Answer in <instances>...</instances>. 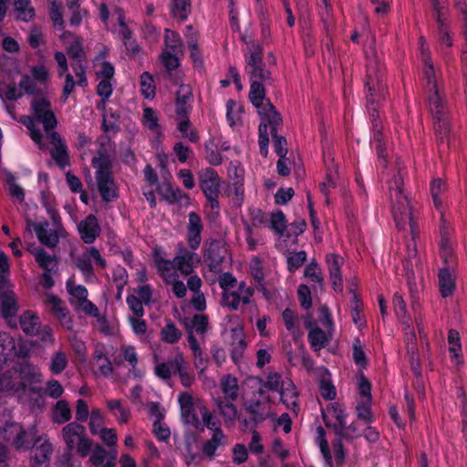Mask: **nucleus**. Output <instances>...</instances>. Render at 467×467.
I'll list each match as a JSON object with an SVG mask.
<instances>
[{
	"mask_svg": "<svg viewBox=\"0 0 467 467\" xmlns=\"http://www.w3.org/2000/svg\"><path fill=\"white\" fill-rule=\"evenodd\" d=\"M66 288L69 296V303L77 312L84 314H94L97 306L88 299V292L82 285H78L73 279H68Z\"/></svg>",
	"mask_w": 467,
	"mask_h": 467,
	"instance_id": "nucleus-13",
	"label": "nucleus"
},
{
	"mask_svg": "<svg viewBox=\"0 0 467 467\" xmlns=\"http://www.w3.org/2000/svg\"><path fill=\"white\" fill-rule=\"evenodd\" d=\"M251 87L249 98L253 105L257 109L261 118L267 119L270 123L280 122L281 117L275 107L265 99V84L271 82V74L262 78H250Z\"/></svg>",
	"mask_w": 467,
	"mask_h": 467,
	"instance_id": "nucleus-8",
	"label": "nucleus"
},
{
	"mask_svg": "<svg viewBox=\"0 0 467 467\" xmlns=\"http://www.w3.org/2000/svg\"><path fill=\"white\" fill-rule=\"evenodd\" d=\"M6 182L8 184L10 195L13 198L16 199L20 202H24V200H25L24 189L16 183V178L13 174L8 173L6 175Z\"/></svg>",
	"mask_w": 467,
	"mask_h": 467,
	"instance_id": "nucleus-62",
	"label": "nucleus"
},
{
	"mask_svg": "<svg viewBox=\"0 0 467 467\" xmlns=\"http://www.w3.org/2000/svg\"><path fill=\"white\" fill-rule=\"evenodd\" d=\"M182 45V43L179 34L170 29L165 30V50L181 52Z\"/></svg>",
	"mask_w": 467,
	"mask_h": 467,
	"instance_id": "nucleus-57",
	"label": "nucleus"
},
{
	"mask_svg": "<svg viewBox=\"0 0 467 467\" xmlns=\"http://www.w3.org/2000/svg\"><path fill=\"white\" fill-rule=\"evenodd\" d=\"M33 116H26L21 119L22 123L29 130L31 139L42 149L43 134L36 128L35 121L42 123L47 135L57 126V119L51 109L50 102L45 98H36L31 104Z\"/></svg>",
	"mask_w": 467,
	"mask_h": 467,
	"instance_id": "nucleus-6",
	"label": "nucleus"
},
{
	"mask_svg": "<svg viewBox=\"0 0 467 467\" xmlns=\"http://www.w3.org/2000/svg\"><path fill=\"white\" fill-rule=\"evenodd\" d=\"M92 165L96 170V182L103 201L111 202L115 200L118 197L117 188L110 172L111 163L109 157L102 152H99L92 159Z\"/></svg>",
	"mask_w": 467,
	"mask_h": 467,
	"instance_id": "nucleus-9",
	"label": "nucleus"
},
{
	"mask_svg": "<svg viewBox=\"0 0 467 467\" xmlns=\"http://www.w3.org/2000/svg\"><path fill=\"white\" fill-rule=\"evenodd\" d=\"M142 317H129L128 320L133 333L140 341H146L147 324Z\"/></svg>",
	"mask_w": 467,
	"mask_h": 467,
	"instance_id": "nucleus-54",
	"label": "nucleus"
},
{
	"mask_svg": "<svg viewBox=\"0 0 467 467\" xmlns=\"http://www.w3.org/2000/svg\"><path fill=\"white\" fill-rule=\"evenodd\" d=\"M305 327L308 329V341L310 347L318 351L324 348L329 342L332 332L321 329L313 320L310 316L305 317Z\"/></svg>",
	"mask_w": 467,
	"mask_h": 467,
	"instance_id": "nucleus-17",
	"label": "nucleus"
},
{
	"mask_svg": "<svg viewBox=\"0 0 467 467\" xmlns=\"http://www.w3.org/2000/svg\"><path fill=\"white\" fill-rule=\"evenodd\" d=\"M171 10L178 20H185L191 12L190 0H171Z\"/></svg>",
	"mask_w": 467,
	"mask_h": 467,
	"instance_id": "nucleus-51",
	"label": "nucleus"
},
{
	"mask_svg": "<svg viewBox=\"0 0 467 467\" xmlns=\"http://www.w3.org/2000/svg\"><path fill=\"white\" fill-rule=\"evenodd\" d=\"M203 230V223L201 217L194 212L188 214V224L186 240L189 247L192 250L199 248L202 243V232Z\"/></svg>",
	"mask_w": 467,
	"mask_h": 467,
	"instance_id": "nucleus-20",
	"label": "nucleus"
},
{
	"mask_svg": "<svg viewBox=\"0 0 467 467\" xmlns=\"http://www.w3.org/2000/svg\"><path fill=\"white\" fill-rule=\"evenodd\" d=\"M421 60L424 64V76L427 80V101L429 110L433 118L434 130L438 141L447 144L450 142V123L448 117L447 102L444 99L442 91L440 89L436 78L433 65L431 62L430 51L425 43V39H419Z\"/></svg>",
	"mask_w": 467,
	"mask_h": 467,
	"instance_id": "nucleus-1",
	"label": "nucleus"
},
{
	"mask_svg": "<svg viewBox=\"0 0 467 467\" xmlns=\"http://www.w3.org/2000/svg\"><path fill=\"white\" fill-rule=\"evenodd\" d=\"M284 324L288 332L294 337L300 335L299 318L290 308L284 310L282 314Z\"/></svg>",
	"mask_w": 467,
	"mask_h": 467,
	"instance_id": "nucleus-48",
	"label": "nucleus"
},
{
	"mask_svg": "<svg viewBox=\"0 0 467 467\" xmlns=\"http://www.w3.org/2000/svg\"><path fill=\"white\" fill-rule=\"evenodd\" d=\"M177 269L182 275H190L193 268H195L200 263V257L194 252L188 251L184 247H182L173 258Z\"/></svg>",
	"mask_w": 467,
	"mask_h": 467,
	"instance_id": "nucleus-22",
	"label": "nucleus"
},
{
	"mask_svg": "<svg viewBox=\"0 0 467 467\" xmlns=\"http://www.w3.org/2000/svg\"><path fill=\"white\" fill-rule=\"evenodd\" d=\"M367 79L365 87L367 89V108L371 118L374 140L378 142L377 149L379 154V160L382 165L385 164V158L382 153L380 125L378 121L379 114L378 112V99L385 97V67L380 57L374 50L370 53L367 52Z\"/></svg>",
	"mask_w": 467,
	"mask_h": 467,
	"instance_id": "nucleus-2",
	"label": "nucleus"
},
{
	"mask_svg": "<svg viewBox=\"0 0 467 467\" xmlns=\"http://www.w3.org/2000/svg\"><path fill=\"white\" fill-rule=\"evenodd\" d=\"M284 379L282 375L277 372H270L263 384V386L270 391L279 392L283 388Z\"/></svg>",
	"mask_w": 467,
	"mask_h": 467,
	"instance_id": "nucleus-58",
	"label": "nucleus"
},
{
	"mask_svg": "<svg viewBox=\"0 0 467 467\" xmlns=\"http://www.w3.org/2000/svg\"><path fill=\"white\" fill-rule=\"evenodd\" d=\"M226 443V436L223 434V431H217L216 432L212 434L211 439L207 440L202 445V452L212 458L217 449Z\"/></svg>",
	"mask_w": 467,
	"mask_h": 467,
	"instance_id": "nucleus-42",
	"label": "nucleus"
},
{
	"mask_svg": "<svg viewBox=\"0 0 467 467\" xmlns=\"http://www.w3.org/2000/svg\"><path fill=\"white\" fill-rule=\"evenodd\" d=\"M284 405L293 412L298 410V392L294 382L289 378H285L283 388L278 392Z\"/></svg>",
	"mask_w": 467,
	"mask_h": 467,
	"instance_id": "nucleus-25",
	"label": "nucleus"
},
{
	"mask_svg": "<svg viewBox=\"0 0 467 467\" xmlns=\"http://www.w3.org/2000/svg\"><path fill=\"white\" fill-rule=\"evenodd\" d=\"M71 417L72 414L68 403L63 400H58L53 409V421L58 424H62L69 421Z\"/></svg>",
	"mask_w": 467,
	"mask_h": 467,
	"instance_id": "nucleus-46",
	"label": "nucleus"
},
{
	"mask_svg": "<svg viewBox=\"0 0 467 467\" xmlns=\"http://www.w3.org/2000/svg\"><path fill=\"white\" fill-rule=\"evenodd\" d=\"M54 58L57 64V75L58 77L65 78V84L63 87V97L66 100L68 96L72 93L75 88V80L73 76L68 73V65L66 55L63 52L57 51L54 54Z\"/></svg>",
	"mask_w": 467,
	"mask_h": 467,
	"instance_id": "nucleus-21",
	"label": "nucleus"
},
{
	"mask_svg": "<svg viewBox=\"0 0 467 467\" xmlns=\"http://www.w3.org/2000/svg\"><path fill=\"white\" fill-rule=\"evenodd\" d=\"M389 192L392 216L397 228L404 230L407 225L410 226L412 242L407 244L408 254L410 257H415L417 251L414 240L419 232L415 224L410 202L403 191V179L400 172L389 182Z\"/></svg>",
	"mask_w": 467,
	"mask_h": 467,
	"instance_id": "nucleus-4",
	"label": "nucleus"
},
{
	"mask_svg": "<svg viewBox=\"0 0 467 467\" xmlns=\"http://www.w3.org/2000/svg\"><path fill=\"white\" fill-rule=\"evenodd\" d=\"M322 416L327 427L333 428L340 436H348V431L352 426H348V413L341 404L337 402L329 404L322 410Z\"/></svg>",
	"mask_w": 467,
	"mask_h": 467,
	"instance_id": "nucleus-12",
	"label": "nucleus"
},
{
	"mask_svg": "<svg viewBox=\"0 0 467 467\" xmlns=\"http://www.w3.org/2000/svg\"><path fill=\"white\" fill-rule=\"evenodd\" d=\"M243 109L234 99H229L226 102V118L229 125L235 128L241 124Z\"/></svg>",
	"mask_w": 467,
	"mask_h": 467,
	"instance_id": "nucleus-43",
	"label": "nucleus"
},
{
	"mask_svg": "<svg viewBox=\"0 0 467 467\" xmlns=\"http://www.w3.org/2000/svg\"><path fill=\"white\" fill-rule=\"evenodd\" d=\"M181 337V331L172 323L166 324L161 331V340L169 344L176 343Z\"/></svg>",
	"mask_w": 467,
	"mask_h": 467,
	"instance_id": "nucleus-55",
	"label": "nucleus"
},
{
	"mask_svg": "<svg viewBox=\"0 0 467 467\" xmlns=\"http://www.w3.org/2000/svg\"><path fill=\"white\" fill-rule=\"evenodd\" d=\"M13 376L20 385V391L25 390L26 388L30 387L33 383L41 382L43 379L40 368L28 362L21 364L18 373L14 372Z\"/></svg>",
	"mask_w": 467,
	"mask_h": 467,
	"instance_id": "nucleus-18",
	"label": "nucleus"
},
{
	"mask_svg": "<svg viewBox=\"0 0 467 467\" xmlns=\"http://www.w3.org/2000/svg\"><path fill=\"white\" fill-rule=\"evenodd\" d=\"M27 228L29 231L34 230L36 232L38 240L43 244L54 247L58 243L59 238L57 232L49 229L47 223H27Z\"/></svg>",
	"mask_w": 467,
	"mask_h": 467,
	"instance_id": "nucleus-27",
	"label": "nucleus"
},
{
	"mask_svg": "<svg viewBox=\"0 0 467 467\" xmlns=\"http://www.w3.org/2000/svg\"><path fill=\"white\" fill-rule=\"evenodd\" d=\"M141 93L146 99H153L155 96V85L153 78L148 72L140 76Z\"/></svg>",
	"mask_w": 467,
	"mask_h": 467,
	"instance_id": "nucleus-56",
	"label": "nucleus"
},
{
	"mask_svg": "<svg viewBox=\"0 0 467 467\" xmlns=\"http://www.w3.org/2000/svg\"><path fill=\"white\" fill-rule=\"evenodd\" d=\"M430 190L435 208L439 211H441L444 202V194L447 191V185L445 182L440 178L432 180L431 182Z\"/></svg>",
	"mask_w": 467,
	"mask_h": 467,
	"instance_id": "nucleus-38",
	"label": "nucleus"
},
{
	"mask_svg": "<svg viewBox=\"0 0 467 467\" xmlns=\"http://www.w3.org/2000/svg\"><path fill=\"white\" fill-rule=\"evenodd\" d=\"M67 364L68 356L67 352L58 349L51 355L48 368L52 374L59 375L66 369Z\"/></svg>",
	"mask_w": 467,
	"mask_h": 467,
	"instance_id": "nucleus-39",
	"label": "nucleus"
},
{
	"mask_svg": "<svg viewBox=\"0 0 467 467\" xmlns=\"http://www.w3.org/2000/svg\"><path fill=\"white\" fill-rule=\"evenodd\" d=\"M440 212H441L440 253H441V256L443 258L444 264H449V262L452 261V259H453L452 243L450 239V225L446 222L442 211H440Z\"/></svg>",
	"mask_w": 467,
	"mask_h": 467,
	"instance_id": "nucleus-24",
	"label": "nucleus"
},
{
	"mask_svg": "<svg viewBox=\"0 0 467 467\" xmlns=\"http://www.w3.org/2000/svg\"><path fill=\"white\" fill-rule=\"evenodd\" d=\"M142 123L154 135L159 136L161 134L158 115L152 109L145 108L143 109Z\"/></svg>",
	"mask_w": 467,
	"mask_h": 467,
	"instance_id": "nucleus-47",
	"label": "nucleus"
},
{
	"mask_svg": "<svg viewBox=\"0 0 467 467\" xmlns=\"http://www.w3.org/2000/svg\"><path fill=\"white\" fill-rule=\"evenodd\" d=\"M62 438L68 451H76L79 456L88 455L92 441L87 437L85 427L73 421L63 427Z\"/></svg>",
	"mask_w": 467,
	"mask_h": 467,
	"instance_id": "nucleus-10",
	"label": "nucleus"
},
{
	"mask_svg": "<svg viewBox=\"0 0 467 467\" xmlns=\"http://www.w3.org/2000/svg\"><path fill=\"white\" fill-rule=\"evenodd\" d=\"M330 279L335 290H341L342 277L340 268L343 264V258L335 254L327 255L326 258Z\"/></svg>",
	"mask_w": 467,
	"mask_h": 467,
	"instance_id": "nucleus-32",
	"label": "nucleus"
},
{
	"mask_svg": "<svg viewBox=\"0 0 467 467\" xmlns=\"http://www.w3.org/2000/svg\"><path fill=\"white\" fill-rule=\"evenodd\" d=\"M20 392V385L9 372L0 375V398L12 396Z\"/></svg>",
	"mask_w": 467,
	"mask_h": 467,
	"instance_id": "nucleus-40",
	"label": "nucleus"
},
{
	"mask_svg": "<svg viewBox=\"0 0 467 467\" xmlns=\"http://www.w3.org/2000/svg\"><path fill=\"white\" fill-rule=\"evenodd\" d=\"M72 71L77 78L75 81V86L78 85L82 88L88 86V78H87V60H74L71 63Z\"/></svg>",
	"mask_w": 467,
	"mask_h": 467,
	"instance_id": "nucleus-49",
	"label": "nucleus"
},
{
	"mask_svg": "<svg viewBox=\"0 0 467 467\" xmlns=\"http://www.w3.org/2000/svg\"><path fill=\"white\" fill-rule=\"evenodd\" d=\"M16 353V342L6 332H0V367Z\"/></svg>",
	"mask_w": 467,
	"mask_h": 467,
	"instance_id": "nucleus-36",
	"label": "nucleus"
},
{
	"mask_svg": "<svg viewBox=\"0 0 467 467\" xmlns=\"http://www.w3.org/2000/svg\"><path fill=\"white\" fill-rule=\"evenodd\" d=\"M35 256L36 263L45 272H56L57 269V261L55 256L47 254L42 248H33L29 250Z\"/></svg>",
	"mask_w": 467,
	"mask_h": 467,
	"instance_id": "nucleus-35",
	"label": "nucleus"
},
{
	"mask_svg": "<svg viewBox=\"0 0 467 467\" xmlns=\"http://www.w3.org/2000/svg\"><path fill=\"white\" fill-rule=\"evenodd\" d=\"M9 275L8 258L0 250V314L10 327H16L18 307Z\"/></svg>",
	"mask_w": 467,
	"mask_h": 467,
	"instance_id": "nucleus-7",
	"label": "nucleus"
},
{
	"mask_svg": "<svg viewBox=\"0 0 467 467\" xmlns=\"http://www.w3.org/2000/svg\"><path fill=\"white\" fill-rule=\"evenodd\" d=\"M88 454L89 462L94 467L104 464L108 459H110V450L106 451L100 444H92Z\"/></svg>",
	"mask_w": 467,
	"mask_h": 467,
	"instance_id": "nucleus-50",
	"label": "nucleus"
},
{
	"mask_svg": "<svg viewBox=\"0 0 467 467\" xmlns=\"http://www.w3.org/2000/svg\"><path fill=\"white\" fill-rule=\"evenodd\" d=\"M92 260L100 268H105L107 265L105 259L97 248H87L76 260L77 267L81 271L86 279L93 275Z\"/></svg>",
	"mask_w": 467,
	"mask_h": 467,
	"instance_id": "nucleus-16",
	"label": "nucleus"
},
{
	"mask_svg": "<svg viewBox=\"0 0 467 467\" xmlns=\"http://www.w3.org/2000/svg\"><path fill=\"white\" fill-rule=\"evenodd\" d=\"M104 419V415L100 410L93 409L91 410L88 426L92 434L96 435L99 430L103 429Z\"/></svg>",
	"mask_w": 467,
	"mask_h": 467,
	"instance_id": "nucleus-61",
	"label": "nucleus"
},
{
	"mask_svg": "<svg viewBox=\"0 0 467 467\" xmlns=\"http://www.w3.org/2000/svg\"><path fill=\"white\" fill-rule=\"evenodd\" d=\"M19 323L22 330L27 335H36L39 330V317L31 311L25 312L20 317Z\"/></svg>",
	"mask_w": 467,
	"mask_h": 467,
	"instance_id": "nucleus-41",
	"label": "nucleus"
},
{
	"mask_svg": "<svg viewBox=\"0 0 467 467\" xmlns=\"http://www.w3.org/2000/svg\"><path fill=\"white\" fill-rule=\"evenodd\" d=\"M47 137L53 146L50 150V152L55 161L61 168L68 165L69 161L67 149L66 146L62 143L58 133L52 131L47 135Z\"/></svg>",
	"mask_w": 467,
	"mask_h": 467,
	"instance_id": "nucleus-28",
	"label": "nucleus"
},
{
	"mask_svg": "<svg viewBox=\"0 0 467 467\" xmlns=\"http://www.w3.org/2000/svg\"><path fill=\"white\" fill-rule=\"evenodd\" d=\"M152 431L156 438L160 441H168L171 437V431L169 427L162 422L160 419H157L152 426Z\"/></svg>",
	"mask_w": 467,
	"mask_h": 467,
	"instance_id": "nucleus-64",
	"label": "nucleus"
},
{
	"mask_svg": "<svg viewBox=\"0 0 467 467\" xmlns=\"http://www.w3.org/2000/svg\"><path fill=\"white\" fill-rule=\"evenodd\" d=\"M254 295V287L247 285L244 281H241L234 290L222 294L221 304L232 310H238L241 306L249 305Z\"/></svg>",
	"mask_w": 467,
	"mask_h": 467,
	"instance_id": "nucleus-14",
	"label": "nucleus"
},
{
	"mask_svg": "<svg viewBox=\"0 0 467 467\" xmlns=\"http://www.w3.org/2000/svg\"><path fill=\"white\" fill-rule=\"evenodd\" d=\"M317 375L319 379V392L322 398L327 400H332L336 398L337 391L336 388L331 380V375L329 371L320 367L316 369Z\"/></svg>",
	"mask_w": 467,
	"mask_h": 467,
	"instance_id": "nucleus-29",
	"label": "nucleus"
},
{
	"mask_svg": "<svg viewBox=\"0 0 467 467\" xmlns=\"http://www.w3.org/2000/svg\"><path fill=\"white\" fill-rule=\"evenodd\" d=\"M178 401L181 408V416L185 424L198 428L201 424L199 414L203 425L213 433L222 431L220 420L209 410L202 400H194L189 392H182L179 395Z\"/></svg>",
	"mask_w": 467,
	"mask_h": 467,
	"instance_id": "nucleus-5",
	"label": "nucleus"
},
{
	"mask_svg": "<svg viewBox=\"0 0 467 467\" xmlns=\"http://www.w3.org/2000/svg\"><path fill=\"white\" fill-rule=\"evenodd\" d=\"M192 91L188 86H181L177 92L176 114L178 117L188 116L192 109Z\"/></svg>",
	"mask_w": 467,
	"mask_h": 467,
	"instance_id": "nucleus-34",
	"label": "nucleus"
},
{
	"mask_svg": "<svg viewBox=\"0 0 467 467\" xmlns=\"http://www.w3.org/2000/svg\"><path fill=\"white\" fill-rule=\"evenodd\" d=\"M106 406L109 410L117 418L118 421L121 424L127 423L130 413V410L123 407L119 400H108Z\"/></svg>",
	"mask_w": 467,
	"mask_h": 467,
	"instance_id": "nucleus-45",
	"label": "nucleus"
},
{
	"mask_svg": "<svg viewBox=\"0 0 467 467\" xmlns=\"http://www.w3.org/2000/svg\"><path fill=\"white\" fill-rule=\"evenodd\" d=\"M37 430L35 425L25 430L19 423L9 422L0 429V437L9 442L16 450L32 451V460L35 464L47 462L53 452V446L46 436L36 438Z\"/></svg>",
	"mask_w": 467,
	"mask_h": 467,
	"instance_id": "nucleus-3",
	"label": "nucleus"
},
{
	"mask_svg": "<svg viewBox=\"0 0 467 467\" xmlns=\"http://www.w3.org/2000/svg\"><path fill=\"white\" fill-rule=\"evenodd\" d=\"M14 13L17 20L31 21L35 17V9L30 0H15Z\"/></svg>",
	"mask_w": 467,
	"mask_h": 467,
	"instance_id": "nucleus-37",
	"label": "nucleus"
},
{
	"mask_svg": "<svg viewBox=\"0 0 467 467\" xmlns=\"http://www.w3.org/2000/svg\"><path fill=\"white\" fill-rule=\"evenodd\" d=\"M232 350L231 357L235 364H239L243 358L244 349L246 348V342L244 337L243 327L237 325L232 328Z\"/></svg>",
	"mask_w": 467,
	"mask_h": 467,
	"instance_id": "nucleus-30",
	"label": "nucleus"
},
{
	"mask_svg": "<svg viewBox=\"0 0 467 467\" xmlns=\"http://www.w3.org/2000/svg\"><path fill=\"white\" fill-rule=\"evenodd\" d=\"M96 75L99 79H112L115 74V68L112 64L108 61H99L97 58L95 62Z\"/></svg>",
	"mask_w": 467,
	"mask_h": 467,
	"instance_id": "nucleus-53",
	"label": "nucleus"
},
{
	"mask_svg": "<svg viewBox=\"0 0 467 467\" xmlns=\"http://www.w3.org/2000/svg\"><path fill=\"white\" fill-rule=\"evenodd\" d=\"M215 405L220 414L223 417L225 422L234 421L236 419L237 409L234 404V401L218 398L215 400Z\"/></svg>",
	"mask_w": 467,
	"mask_h": 467,
	"instance_id": "nucleus-44",
	"label": "nucleus"
},
{
	"mask_svg": "<svg viewBox=\"0 0 467 467\" xmlns=\"http://www.w3.org/2000/svg\"><path fill=\"white\" fill-rule=\"evenodd\" d=\"M452 263L453 260L450 261L449 264H446L448 266L441 268L439 273V286L442 297L451 296L455 290V278L450 270Z\"/></svg>",
	"mask_w": 467,
	"mask_h": 467,
	"instance_id": "nucleus-33",
	"label": "nucleus"
},
{
	"mask_svg": "<svg viewBox=\"0 0 467 467\" xmlns=\"http://www.w3.org/2000/svg\"><path fill=\"white\" fill-rule=\"evenodd\" d=\"M305 276L308 278L309 281L322 286L323 285V275L320 267L316 263H310L305 268Z\"/></svg>",
	"mask_w": 467,
	"mask_h": 467,
	"instance_id": "nucleus-59",
	"label": "nucleus"
},
{
	"mask_svg": "<svg viewBox=\"0 0 467 467\" xmlns=\"http://www.w3.org/2000/svg\"><path fill=\"white\" fill-rule=\"evenodd\" d=\"M79 235L84 243L91 244L100 234V226L97 218L89 214L78 226Z\"/></svg>",
	"mask_w": 467,
	"mask_h": 467,
	"instance_id": "nucleus-23",
	"label": "nucleus"
},
{
	"mask_svg": "<svg viewBox=\"0 0 467 467\" xmlns=\"http://www.w3.org/2000/svg\"><path fill=\"white\" fill-rule=\"evenodd\" d=\"M352 358H353L355 364L360 369H363L367 367V364H368L367 357L364 352L361 341L358 338H355V340L353 341Z\"/></svg>",
	"mask_w": 467,
	"mask_h": 467,
	"instance_id": "nucleus-52",
	"label": "nucleus"
},
{
	"mask_svg": "<svg viewBox=\"0 0 467 467\" xmlns=\"http://www.w3.org/2000/svg\"><path fill=\"white\" fill-rule=\"evenodd\" d=\"M59 39L62 42V45L66 47L72 61L86 59L82 38L71 32L63 31L59 35Z\"/></svg>",
	"mask_w": 467,
	"mask_h": 467,
	"instance_id": "nucleus-19",
	"label": "nucleus"
},
{
	"mask_svg": "<svg viewBox=\"0 0 467 467\" xmlns=\"http://www.w3.org/2000/svg\"><path fill=\"white\" fill-rule=\"evenodd\" d=\"M96 435L99 436L100 440L105 443V445L109 447V450L116 449L118 436L114 429L103 428L102 430H99Z\"/></svg>",
	"mask_w": 467,
	"mask_h": 467,
	"instance_id": "nucleus-60",
	"label": "nucleus"
},
{
	"mask_svg": "<svg viewBox=\"0 0 467 467\" xmlns=\"http://www.w3.org/2000/svg\"><path fill=\"white\" fill-rule=\"evenodd\" d=\"M154 265L157 273L161 275L165 283L173 282L179 278L176 264L174 260H168L159 254L154 255Z\"/></svg>",
	"mask_w": 467,
	"mask_h": 467,
	"instance_id": "nucleus-26",
	"label": "nucleus"
},
{
	"mask_svg": "<svg viewBox=\"0 0 467 467\" xmlns=\"http://www.w3.org/2000/svg\"><path fill=\"white\" fill-rule=\"evenodd\" d=\"M201 189L205 195L211 208L219 211L218 196L221 189V179L217 172L211 169H202L199 172Z\"/></svg>",
	"mask_w": 467,
	"mask_h": 467,
	"instance_id": "nucleus-11",
	"label": "nucleus"
},
{
	"mask_svg": "<svg viewBox=\"0 0 467 467\" xmlns=\"http://www.w3.org/2000/svg\"><path fill=\"white\" fill-rule=\"evenodd\" d=\"M262 54L263 48L260 45L251 44L248 46V52L245 54V70L250 78H262L271 74L269 70L265 68Z\"/></svg>",
	"mask_w": 467,
	"mask_h": 467,
	"instance_id": "nucleus-15",
	"label": "nucleus"
},
{
	"mask_svg": "<svg viewBox=\"0 0 467 467\" xmlns=\"http://www.w3.org/2000/svg\"><path fill=\"white\" fill-rule=\"evenodd\" d=\"M370 406L371 400H359L356 407L358 419L363 420L367 423L372 421Z\"/></svg>",
	"mask_w": 467,
	"mask_h": 467,
	"instance_id": "nucleus-63",
	"label": "nucleus"
},
{
	"mask_svg": "<svg viewBox=\"0 0 467 467\" xmlns=\"http://www.w3.org/2000/svg\"><path fill=\"white\" fill-rule=\"evenodd\" d=\"M220 388L223 397V400L235 401L239 397V384L236 377L231 374H225L220 379Z\"/></svg>",
	"mask_w": 467,
	"mask_h": 467,
	"instance_id": "nucleus-31",
	"label": "nucleus"
}]
</instances>
